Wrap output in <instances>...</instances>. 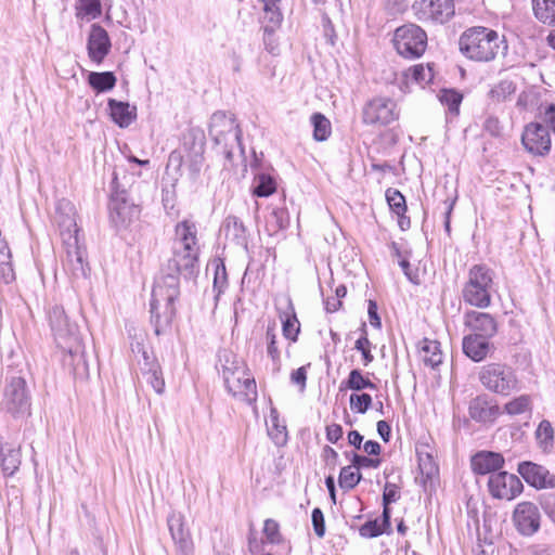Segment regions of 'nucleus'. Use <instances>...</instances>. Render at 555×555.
<instances>
[{
  "mask_svg": "<svg viewBox=\"0 0 555 555\" xmlns=\"http://www.w3.org/2000/svg\"><path fill=\"white\" fill-rule=\"evenodd\" d=\"M443 352L440 343L437 339L425 337L418 348V361H421L425 369L433 371L431 386L439 382L438 367L442 364Z\"/></svg>",
  "mask_w": 555,
  "mask_h": 555,
  "instance_id": "nucleus-18",
  "label": "nucleus"
},
{
  "mask_svg": "<svg viewBox=\"0 0 555 555\" xmlns=\"http://www.w3.org/2000/svg\"><path fill=\"white\" fill-rule=\"evenodd\" d=\"M263 4L264 31L273 33L282 23L283 15L279 7L280 0H261Z\"/></svg>",
  "mask_w": 555,
  "mask_h": 555,
  "instance_id": "nucleus-30",
  "label": "nucleus"
},
{
  "mask_svg": "<svg viewBox=\"0 0 555 555\" xmlns=\"http://www.w3.org/2000/svg\"><path fill=\"white\" fill-rule=\"evenodd\" d=\"M109 219L117 229H125L139 218L140 209L130 203L122 193H116L109 201Z\"/></svg>",
  "mask_w": 555,
  "mask_h": 555,
  "instance_id": "nucleus-14",
  "label": "nucleus"
},
{
  "mask_svg": "<svg viewBox=\"0 0 555 555\" xmlns=\"http://www.w3.org/2000/svg\"><path fill=\"white\" fill-rule=\"evenodd\" d=\"M512 520L520 534L532 535L540 529L541 513L535 503L521 501L514 507Z\"/></svg>",
  "mask_w": 555,
  "mask_h": 555,
  "instance_id": "nucleus-11",
  "label": "nucleus"
},
{
  "mask_svg": "<svg viewBox=\"0 0 555 555\" xmlns=\"http://www.w3.org/2000/svg\"><path fill=\"white\" fill-rule=\"evenodd\" d=\"M107 106L112 120L120 128L129 127L137 118V107L128 102L108 99Z\"/></svg>",
  "mask_w": 555,
  "mask_h": 555,
  "instance_id": "nucleus-25",
  "label": "nucleus"
},
{
  "mask_svg": "<svg viewBox=\"0 0 555 555\" xmlns=\"http://www.w3.org/2000/svg\"><path fill=\"white\" fill-rule=\"evenodd\" d=\"M309 366L310 364L300 366L297 370L293 371L291 374L292 383L299 386L300 391H304L306 388L307 369Z\"/></svg>",
  "mask_w": 555,
  "mask_h": 555,
  "instance_id": "nucleus-54",
  "label": "nucleus"
},
{
  "mask_svg": "<svg viewBox=\"0 0 555 555\" xmlns=\"http://www.w3.org/2000/svg\"><path fill=\"white\" fill-rule=\"evenodd\" d=\"M393 46L397 52L405 59L416 57V28L414 25H403L396 29Z\"/></svg>",
  "mask_w": 555,
  "mask_h": 555,
  "instance_id": "nucleus-23",
  "label": "nucleus"
},
{
  "mask_svg": "<svg viewBox=\"0 0 555 555\" xmlns=\"http://www.w3.org/2000/svg\"><path fill=\"white\" fill-rule=\"evenodd\" d=\"M436 455V449L429 441H425L423 450H418V470L426 491H433L439 485V466L435 460Z\"/></svg>",
  "mask_w": 555,
  "mask_h": 555,
  "instance_id": "nucleus-13",
  "label": "nucleus"
},
{
  "mask_svg": "<svg viewBox=\"0 0 555 555\" xmlns=\"http://www.w3.org/2000/svg\"><path fill=\"white\" fill-rule=\"evenodd\" d=\"M380 465L379 459H371L364 455L354 454L352 459V466L357 469L361 467L377 468Z\"/></svg>",
  "mask_w": 555,
  "mask_h": 555,
  "instance_id": "nucleus-53",
  "label": "nucleus"
},
{
  "mask_svg": "<svg viewBox=\"0 0 555 555\" xmlns=\"http://www.w3.org/2000/svg\"><path fill=\"white\" fill-rule=\"evenodd\" d=\"M362 441L363 436L359 431L352 430L348 434V442L354 448L360 449Z\"/></svg>",
  "mask_w": 555,
  "mask_h": 555,
  "instance_id": "nucleus-63",
  "label": "nucleus"
},
{
  "mask_svg": "<svg viewBox=\"0 0 555 555\" xmlns=\"http://www.w3.org/2000/svg\"><path fill=\"white\" fill-rule=\"evenodd\" d=\"M399 266L402 269V271L404 272V274L408 278V280L411 283H416V280H415V276L412 273L411 264H410L409 260L405 259V258L400 259L399 260Z\"/></svg>",
  "mask_w": 555,
  "mask_h": 555,
  "instance_id": "nucleus-62",
  "label": "nucleus"
},
{
  "mask_svg": "<svg viewBox=\"0 0 555 555\" xmlns=\"http://www.w3.org/2000/svg\"><path fill=\"white\" fill-rule=\"evenodd\" d=\"M399 117L397 104L389 98L375 96L362 107L361 120L364 125L382 128L390 125Z\"/></svg>",
  "mask_w": 555,
  "mask_h": 555,
  "instance_id": "nucleus-8",
  "label": "nucleus"
},
{
  "mask_svg": "<svg viewBox=\"0 0 555 555\" xmlns=\"http://www.w3.org/2000/svg\"><path fill=\"white\" fill-rule=\"evenodd\" d=\"M354 348L361 352L363 365L366 366L373 361L374 357L371 352V341L369 340L366 335H362L360 338L357 339Z\"/></svg>",
  "mask_w": 555,
  "mask_h": 555,
  "instance_id": "nucleus-47",
  "label": "nucleus"
},
{
  "mask_svg": "<svg viewBox=\"0 0 555 555\" xmlns=\"http://www.w3.org/2000/svg\"><path fill=\"white\" fill-rule=\"evenodd\" d=\"M361 537L375 538L383 533V528L377 520H371L362 525L359 529Z\"/></svg>",
  "mask_w": 555,
  "mask_h": 555,
  "instance_id": "nucleus-50",
  "label": "nucleus"
},
{
  "mask_svg": "<svg viewBox=\"0 0 555 555\" xmlns=\"http://www.w3.org/2000/svg\"><path fill=\"white\" fill-rule=\"evenodd\" d=\"M464 325L469 330V334L478 336L493 337L498 332L495 318L488 312L477 310L465 312Z\"/></svg>",
  "mask_w": 555,
  "mask_h": 555,
  "instance_id": "nucleus-19",
  "label": "nucleus"
},
{
  "mask_svg": "<svg viewBox=\"0 0 555 555\" xmlns=\"http://www.w3.org/2000/svg\"><path fill=\"white\" fill-rule=\"evenodd\" d=\"M266 338H267V343H268L267 352H268L269 357H271V359L273 361H275L280 358V351L276 347V341H275L276 335L274 333L273 327H268Z\"/></svg>",
  "mask_w": 555,
  "mask_h": 555,
  "instance_id": "nucleus-52",
  "label": "nucleus"
},
{
  "mask_svg": "<svg viewBox=\"0 0 555 555\" xmlns=\"http://www.w3.org/2000/svg\"><path fill=\"white\" fill-rule=\"evenodd\" d=\"M144 365L141 367L146 383L151 385L157 395L165 391V380L158 363L153 361L146 351H143Z\"/></svg>",
  "mask_w": 555,
  "mask_h": 555,
  "instance_id": "nucleus-27",
  "label": "nucleus"
},
{
  "mask_svg": "<svg viewBox=\"0 0 555 555\" xmlns=\"http://www.w3.org/2000/svg\"><path fill=\"white\" fill-rule=\"evenodd\" d=\"M479 380L485 388L501 396H508L518 387L514 371L503 363H489L482 366Z\"/></svg>",
  "mask_w": 555,
  "mask_h": 555,
  "instance_id": "nucleus-7",
  "label": "nucleus"
},
{
  "mask_svg": "<svg viewBox=\"0 0 555 555\" xmlns=\"http://www.w3.org/2000/svg\"><path fill=\"white\" fill-rule=\"evenodd\" d=\"M209 134L228 159H231L234 151L242 149V131L233 115L217 112L211 116Z\"/></svg>",
  "mask_w": 555,
  "mask_h": 555,
  "instance_id": "nucleus-6",
  "label": "nucleus"
},
{
  "mask_svg": "<svg viewBox=\"0 0 555 555\" xmlns=\"http://www.w3.org/2000/svg\"><path fill=\"white\" fill-rule=\"evenodd\" d=\"M311 520H312V526H313V530H314L315 534L319 538L324 537V533H325L324 515L320 508L315 507L312 511Z\"/></svg>",
  "mask_w": 555,
  "mask_h": 555,
  "instance_id": "nucleus-51",
  "label": "nucleus"
},
{
  "mask_svg": "<svg viewBox=\"0 0 555 555\" xmlns=\"http://www.w3.org/2000/svg\"><path fill=\"white\" fill-rule=\"evenodd\" d=\"M324 459L327 464L335 465L338 459V453L331 447L326 446L323 450Z\"/></svg>",
  "mask_w": 555,
  "mask_h": 555,
  "instance_id": "nucleus-64",
  "label": "nucleus"
},
{
  "mask_svg": "<svg viewBox=\"0 0 555 555\" xmlns=\"http://www.w3.org/2000/svg\"><path fill=\"white\" fill-rule=\"evenodd\" d=\"M62 241L65 250L64 268L75 278H86L89 267L86 249L80 244L79 236H68Z\"/></svg>",
  "mask_w": 555,
  "mask_h": 555,
  "instance_id": "nucleus-12",
  "label": "nucleus"
},
{
  "mask_svg": "<svg viewBox=\"0 0 555 555\" xmlns=\"http://www.w3.org/2000/svg\"><path fill=\"white\" fill-rule=\"evenodd\" d=\"M438 98H439L440 103L444 107H447L448 113L451 116H453V117L459 116L460 106L464 99V94L461 91H459L456 89H452V88H449V89L446 88V89L440 90Z\"/></svg>",
  "mask_w": 555,
  "mask_h": 555,
  "instance_id": "nucleus-34",
  "label": "nucleus"
},
{
  "mask_svg": "<svg viewBox=\"0 0 555 555\" xmlns=\"http://www.w3.org/2000/svg\"><path fill=\"white\" fill-rule=\"evenodd\" d=\"M492 337H485L468 334L463 338V351L475 362L485 360L491 349L490 339Z\"/></svg>",
  "mask_w": 555,
  "mask_h": 555,
  "instance_id": "nucleus-24",
  "label": "nucleus"
},
{
  "mask_svg": "<svg viewBox=\"0 0 555 555\" xmlns=\"http://www.w3.org/2000/svg\"><path fill=\"white\" fill-rule=\"evenodd\" d=\"M112 42L108 33L99 24H92L87 39L89 59L100 65L111 52Z\"/></svg>",
  "mask_w": 555,
  "mask_h": 555,
  "instance_id": "nucleus-16",
  "label": "nucleus"
},
{
  "mask_svg": "<svg viewBox=\"0 0 555 555\" xmlns=\"http://www.w3.org/2000/svg\"><path fill=\"white\" fill-rule=\"evenodd\" d=\"M421 13L426 20L444 23L455 13L453 0H421Z\"/></svg>",
  "mask_w": 555,
  "mask_h": 555,
  "instance_id": "nucleus-21",
  "label": "nucleus"
},
{
  "mask_svg": "<svg viewBox=\"0 0 555 555\" xmlns=\"http://www.w3.org/2000/svg\"><path fill=\"white\" fill-rule=\"evenodd\" d=\"M363 451L369 455H378L380 453V446L377 441L367 440L363 444Z\"/></svg>",
  "mask_w": 555,
  "mask_h": 555,
  "instance_id": "nucleus-61",
  "label": "nucleus"
},
{
  "mask_svg": "<svg viewBox=\"0 0 555 555\" xmlns=\"http://www.w3.org/2000/svg\"><path fill=\"white\" fill-rule=\"evenodd\" d=\"M346 388L360 391L362 389H375L376 386L367 377H365L360 370H352L348 378L343 383Z\"/></svg>",
  "mask_w": 555,
  "mask_h": 555,
  "instance_id": "nucleus-40",
  "label": "nucleus"
},
{
  "mask_svg": "<svg viewBox=\"0 0 555 555\" xmlns=\"http://www.w3.org/2000/svg\"><path fill=\"white\" fill-rule=\"evenodd\" d=\"M361 474L353 466L343 467L339 474V486L345 490L353 489L360 481Z\"/></svg>",
  "mask_w": 555,
  "mask_h": 555,
  "instance_id": "nucleus-42",
  "label": "nucleus"
},
{
  "mask_svg": "<svg viewBox=\"0 0 555 555\" xmlns=\"http://www.w3.org/2000/svg\"><path fill=\"white\" fill-rule=\"evenodd\" d=\"M399 489L395 483L387 482L383 493L384 505H389L399 499Z\"/></svg>",
  "mask_w": 555,
  "mask_h": 555,
  "instance_id": "nucleus-57",
  "label": "nucleus"
},
{
  "mask_svg": "<svg viewBox=\"0 0 555 555\" xmlns=\"http://www.w3.org/2000/svg\"><path fill=\"white\" fill-rule=\"evenodd\" d=\"M502 39L499 33L485 26L466 28L459 38V50L473 62L488 63L500 53Z\"/></svg>",
  "mask_w": 555,
  "mask_h": 555,
  "instance_id": "nucleus-3",
  "label": "nucleus"
},
{
  "mask_svg": "<svg viewBox=\"0 0 555 555\" xmlns=\"http://www.w3.org/2000/svg\"><path fill=\"white\" fill-rule=\"evenodd\" d=\"M349 403L353 412L364 414L372 404V397L369 393H351Z\"/></svg>",
  "mask_w": 555,
  "mask_h": 555,
  "instance_id": "nucleus-44",
  "label": "nucleus"
},
{
  "mask_svg": "<svg viewBox=\"0 0 555 555\" xmlns=\"http://www.w3.org/2000/svg\"><path fill=\"white\" fill-rule=\"evenodd\" d=\"M517 473L530 487L537 490L555 488V474L543 465L524 461L518 464Z\"/></svg>",
  "mask_w": 555,
  "mask_h": 555,
  "instance_id": "nucleus-15",
  "label": "nucleus"
},
{
  "mask_svg": "<svg viewBox=\"0 0 555 555\" xmlns=\"http://www.w3.org/2000/svg\"><path fill=\"white\" fill-rule=\"evenodd\" d=\"M386 199L390 208L397 215H401V212L405 210V201L403 195L399 191L388 189L386 192Z\"/></svg>",
  "mask_w": 555,
  "mask_h": 555,
  "instance_id": "nucleus-45",
  "label": "nucleus"
},
{
  "mask_svg": "<svg viewBox=\"0 0 555 555\" xmlns=\"http://www.w3.org/2000/svg\"><path fill=\"white\" fill-rule=\"evenodd\" d=\"M494 288V272L486 264H474L463 285V301L477 309H486L492 302Z\"/></svg>",
  "mask_w": 555,
  "mask_h": 555,
  "instance_id": "nucleus-4",
  "label": "nucleus"
},
{
  "mask_svg": "<svg viewBox=\"0 0 555 555\" xmlns=\"http://www.w3.org/2000/svg\"><path fill=\"white\" fill-rule=\"evenodd\" d=\"M521 145L533 156L544 157L548 155L552 147L550 130L541 122H529L522 130Z\"/></svg>",
  "mask_w": 555,
  "mask_h": 555,
  "instance_id": "nucleus-9",
  "label": "nucleus"
},
{
  "mask_svg": "<svg viewBox=\"0 0 555 555\" xmlns=\"http://www.w3.org/2000/svg\"><path fill=\"white\" fill-rule=\"evenodd\" d=\"M505 464L501 453L479 451L470 459V468L476 475H487L501 469Z\"/></svg>",
  "mask_w": 555,
  "mask_h": 555,
  "instance_id": "nucleus-22",
  "label": "nucleus"
},
{
  "mask_svg": "<svg viewBox=\"0 0 555 555\" xmlns=\"http://www.w3.org/2000/svg\"><path fill=\"white\" fill-rule=\"evenodd\" d=\"M488 491L493 499L513 501L519 496L525 487L520 478L507 472L494 473L489 477Z\"/></svg>",
  "mask_w": 555,
  "mask_h": 555,
  "instance_id": "nucleus-10",
  "label": "nucleus"
},
{
  "mask_svg": "<svg viewBox=\"0 0 555 555\" xmlns=\"http://www.w3.org/2000/svg\"><path fill=\"white\" fill-rule=\"evenodd\" d=\"M172 244V257L166 266V275L158 278L150 301L151 320L155 334L168 327L176 314L175 301L179 296V274H192L198 260L199 245L194 222L183 220L177 223Z\"/></svg>",
  "mask_w": 555,
  "mask_h": 555,
  "instance_id": "nucleus-1",
  "label": "nucleus"
},
{
  "mask_svg": "<svg viewBox=\"0 0 555 555\" xmlns=\"http://www.w3.org/2000/svg\"><path fill=\"white\" fill-rule=\"evenodd\" d=\"M224 229L227 234L233 232L235 236H241L244 233L243 222L234 216H230L225 219Z\"/></svg>",
  "mask_w": 555,
  "mask_h": 555,
  "instance_id": "nucleus-55",
  "label": "nucleus"
},
{
  "mask_svg": "<svg viewBox=\"0 0 555 555\" xmlns=\"http://www.w3.org/2000/svg\"><path fill=\"white\" fill-rule=\"evenodd\" d=\"M219 372L227 390L235 398L248 403L257 400L255 378L246 363L231 350L219 352Z\"/></svg>",
  "mask_w": 555,
  "mask_h": 555,
  "instance_id": "nucleus-2",
  "label": "nucleus"
},
{
  "mask_svg": "<svg viewBox=\"0 0 555 555\" xmlns=\"http://www.w3.org/2000/svg\"><path fill=\"white\" fill-rule=\"evenodd\" d=\"M311 124L313 126V139L319 142L327 140L332 132L330 120L324 115L315 113L311 116Z\"/></svg>",
  "mask_w": 555,
  "mask_h": 555,
  "instance_id": "nucleus-38",
  "label": "nucleus"
},
{
  "mask_svg": "<svg viewBox=\"0 0 555 555\" xmlns=\"http://www.w3.org/2000/svg\"><path fill=\"white\" fill-rule=\"evenodd\" d=\"M268 435L276 446H284L287 441V430L284 422L280 420L275 409H271L267 422Z\"/></svg>",
  "mask_w": 555,
  "mask_h": 555,
  "instance_id": "nucleus-32",
  "label": "nucleus"
},
{
  "mask_svg": "<svg viewBox=\"0 0 555 555\" xmlns=\"http://www.w3.org/2000/svg\"><path fill=\"white\" fill-rule=\"evenodd\" d=\"M286 307L288 311L281 314L283 334L286 338L296 340L297 334L299 333V324L289 299H286Z\"/></svg>",
  "mask_w": 555,
  "mask_h": 555,
  "instance_id": "nucleus-37",
  "label": "nucleus"
},
{
  "mask_svg": "<svg viewBox=\"0 0 555 555\" xmlns=\"http://www.w3.org/2000/svg\"><path fill=\"white\" fill-rule=\"evenodd\" d=\"M500 414V406L483 397L475 398L469 405L470 417L479 422H492Z\"/></svg>",
  "mask_w": 555,
  "mask_h": 555,
  "instance_id": "nucleus-26",
  "label": "nucleus"
},
{
  "mask_svg": "<svg viewBox=\"0 0 555 555\" xmlns=\"http://www.w3.org/2000/svg\"><path fill=\"white\" fill-rule=\"evenodd\" d=\"M53 222L57 225L62 240L78 236L76 209L70 201L62 198L56 202Z\"/></svg>",
  "mask_w": 555,
  "mask_h": 555,
  "instance_id": "nucleus-17",
  "label": "nucleus"
},
{
  "mask_svg": "<svg viewBox=\"0 0 555 555\" xmlns=\"http://www.w3.org/2000/svg\"><path fill=\"white\" fill-rule=\"evenodd\" d=\"M534 17L547 26H555V0H532Z\"/></svg>",
  "mask_w": 555,
  "mask_h": 555,
  "instance_id": "nucleus-31",
  "label": "nucleus"
},
{
  "mask_svg": "<svg viewBox=\"0 0 555 555\" xmlns=\"http://www.w3.org/2000/svg\"><path fill=\"white\" fill-rule=\"evenodd\" d=\"M228 285V278L224 264L219 261L215 264L214 275V292L216 293L215 298L218 300L219 296L224 292Z\"/></svg>",
  "mask_w": 555,
  "mask_h": 555,
  "instance_id": "nucleus-43",
  "label": "nucleus"
},
{
  "mask_svg": "<svg viewBox=\"0 0 555 555\" xmlns=\"http://www.w3.org/2000/svg\"><path fill=\"white\" fill-rule=\"evenodd\" d=\"M435 66L434 64H418V85L426 86L434 81L435 79Z\"/></svg>",
  "mask_w": 555,
  "mask_h": 555,
  "instance_id": "nucleus-49",
  "label": "nucleus"
},
{
  "mask_svg": "<svg viewBox=\"0 0 555 555\" xmlns=\"http://www.w3.org/2000/svg\"><path fill=\"white\" fill-rule=\"evenodd\" d=\"M377 433L382 437V439L387 442L390 438V426L386 421H378L377 422Z\"/></svg>",
  "mask_w": 555,
  "mask_h": 555,
  "instance_id": "nucleus-60",
  "label": "nucleus"
},
{
  "mask_svg": "<svg viewBox=\"0 0 555 555\" xmlns=\"http://www.w3.org/2000/svg\"><path fill=\"white\" fill-rule=\"evenodd\" d=\"M343 437V428L338 424H332L326 427V439L336 443Z\"/></svg>",
  "mask_w": 555,
  "mask_h": 555,
  "instance_id": "nucleus-58",
  "label": "nucleus"
},
{
  "mask_svg": "<svg viewBox=\"0 0 555 555\" xmlns=\"http://www.w3.org/2000/svg\"><path fill=\"white\" fill-rule=\"evenodd\" d=\"M116 81L117 79L113 72H91L88 76V83L98 93L112 90Z\"/></svg>",
  "mask_w": 555,
  "mask_h": 555,
  "instance_id": "nucleus-33",
  "label": "nucleus"
},
{
  "mask_svg": "<svg viewBox=\"0 0 555 555\" xmlns=\"http://www.w3.org/2000/svg\"><path fill=\"white\" fill-rule=\"evenodd\" d=\"M75 10L78 20L91 22L101 16L102 4L100 0H78Z\"/></svg>",
  "mask_w": 555,
  "mask_h": 555,
  "instance_id": "nucleus-35",
  "label": "nucleus"
},
{
  "mask_svg": "<svg viewBox=\"0 0 555 555\" xmlns=\"http://www.w3.org/2000/svg\"><path fill=\"white\" fill-rule=\"evenodd\" d=\"M370 324L376 328L380 327V319L377 314V305L375 301L370 300L367 307Z\"/></svg>",
  "mask_w": 555,
  "mask_h": 555,
  "instance_id": "nucleus-59",
  "label": "nucleus"
},
{
  "mask_svg": "<svg viewBox=\"0 0 555 555\" xmlns=\"http://www.w3.org/2000/svg\"><path fill=\"white\" fill-rule=\"evenodd\" d=\"M535 439L538 441L539 447L542 448L544 451H547L553 447L554 428L548 421L543 420L542 422H540L535 430Z\"/></svg>",
  "mask_w": 555,
  "mask_h": 555,
  "instance_id": "nucleus-39",
  "label": "nucleus"
},
{
  "mask_svg": "<svg viewBox=\"0 0 555 555\" xmlns=\"http://www.w3.org/2000/svg\"><path fill=\"white\" fill-rule=\"evenodd\" d=\"M532 400L529 395L518 396L504 405V411L509 415H519L531 410Z\"/></svg>",
  "mask_w": 555,
  "mask_h": 555,
  "instance_id": "nucleus-41",
  "label": "nucleus"
},
{
  "mask_svg": "<svg viewBox=\"0 0 555 555\" xmlns=\"http://www.w3.org/2000/svg\"><path fill=\"white\" fill-rule=\"evenodd\" d=\"M9 400L11 404V410L15 413H26L30 406L29 396L26 390L25 382L18 379L12 383L9 390Z\"/></svg>",
  "mask_w": 555,
  "mask_h": 555,
  "instance_id": "nucleus-28",
  "label": "nucleus"
},
{
  "mask_svg": "<svg viewBox=\"0 0 555 555\" xmlns=\"http://www.w3.org/2000/svg\"><path fill=\"white\" fill-rule=\"evenodd\" d=\"M263 534L267 542L271 544L279 543L281 540L279 524L273 519H266L263 525Z\"/></svg>",
  "mask_w": 555,
  "mask_h": 555,
  "instance_id": "nucleus-46",
  "label": "nucleus"
},
{
  "mask_svg": "<svg viewBox=\"0 0 555 555\" xmlns=\"http://www.w3.org/2000/svg\"><path fill=\"white\" fill-rule=\"evenodd\" d=\"M539 116L546 125V128L555 132V104L541 106Z\"/></svg>",
  "mask_w": 555,
  "mask_h": 555,
  "instance_id": "nucleus-48",
  "label": "nucleus"
},
{
  "mask_svg": "<svg viewBox=\"0 0 555 555\" xmlns=\"http://www.w3.org/2000/svg\"><path fill=\"white\" fill-rule=\"evenodd\" d=\"M49 323L57 346L73 358L82 357V345L78 326L68 320L60 306L49 310Z\"/></svg>",
  "mask_w": 555,
  "mask_h": 555,
  "instance_id": "nucleus-5",
  "label": "nucleus"
},
{
  "mask_svg": "<svg viewBox=\"0 0 555 555\" xmlns=\"http://www.w3.org/2000/svg\"><path fill=\"white\" fill-rule=\"evenodd\" d=\"M1 468L4 476H13L21 465L20 447L4 444L0 450Z\"/></svg>",
  "mask_w": 555,
  "mask_h": 555,
  "instance_id": "nucleus-29",
  "label": "nucleus"
},
{
  "mask_svg": "<svg viewBox=\"0 0 555 555\" xmlns=\"http://www.w3.org/2000/svg\"><path fill=\"white\" fill-rule=\"evenodd\" d=\"M183 157L179 151H172L169 154L167 163V171H173L176 176L180 175Z\"/></svg>",
  "mask_w": 555,
  "mask_h": 555,
  "instance_id": "nucleus-56",
  "label": "nucleus"
},
{
  "mask_svg": "<svg viewBox=\"0 0 555 555\" xmlns=\"http://www.w3.org/2000/svg\"><path fill=\"white\" fill-rule=\"evenodd\" d=\"M276 191L275 180L268 173H259L254 178L253 193L258 197H268Z\"/></svg>",
  "mask_w": 555,
  "mask_h": 555,
  "instance_id": "nucleus-36",
  "label": "nucleus"
},
{
  "mask_svg": "<svg viewBox=\"0 0 555 555\" xmlns=\"http://www.w3.org/2000/svg\"><path fill=\"white\" fill-rule=\"evenodd\" d=\"M167 525L176 546L183 554H189L192 550V539L185 528L184 516L179 512H172L167 518Z\"/></svg>",
  "mask_w": 555,
  "mask_h": 555,
  "instance_id": "nucleus-20",
  "label": "nucleus"
}]
</instances>
